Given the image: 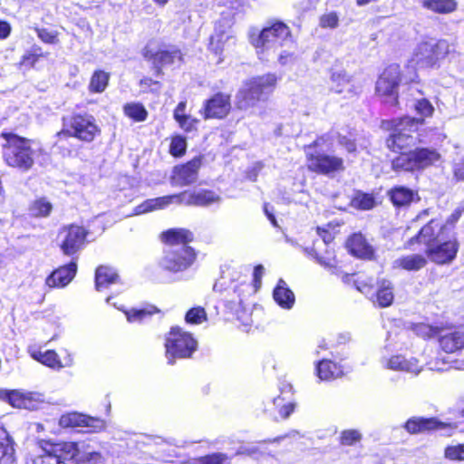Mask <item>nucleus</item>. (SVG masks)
I'll use <instances>...</instances> for the list:
<instances>
[{
    "mask_svg": "<svg viewBox=\"0 0 464 464\" xmlns=\"http://www.w3.org/2000/svg\"><path fill=\"white\" fill-rule=\"evenodd\" d=\"M161 238L168 244L160 262L162 269L178 273L191 266L196 259L194 249L188 246L193 239L192 232L185 228H172L163 232Z\"/></svg>",
    "mask_w": 464,
    "mask_h": 464,
    "instance_id": "1",
    "label": "nucleus"
},
{
    "mask_svg": "<svg viewBox=\"0 0 464 464\" xmlns=\"http://www.w3.org/2000/svg\"><path fill=\"white\" fill-rule=\"evenodd\" d=\"M220 201V197L212 190L198 189L184 191L179 194L160 197L145 200L134 209L135 215L162 209L170 204H185L188 206L206 207Z\"/></svg>",
    "mask_w": 464,
    "mask_h": 464,
    "instance_id": "2",
    "label": "nucleus"
},
{
    "mask_svg": "<svg viewBox=\"0 0 464 464\" xmlns=\"http://www.w3.org/2000/svg\"><path fill=\"white\" fill-rule=\"evenodd\" d=\"M249 41L258 54L276 53L280 48L293 47V37L289 27L282 22H275L262 30L249 32Z\"/></svg>",
    "mask_w": 464,
    "mask_h": 464,
    "instance_id": "3",
    "label": "nucleus"
},
{
    "mask_svg": "<svg viewBox=\"0 0 464 464\" xmlns=\"http://www.w3.org/2000/svg\"><path fill=\"white\" fill-rule=\"evenodd\" d=\"M454 51V44L444 39L422 41L414 48L407 67L415 70L440 66V62Z\"/></svg>",
    "mask_w": 464,
    "mask_h": 464,
    "instance_id": "4",
    "label": "nucleus"
},
{
    "mask_svg": "<svg viewBox=\"0 0 464 464\" xmlns=\"http://www.w3.org/2000/svg\"><path fill=\"white\" fill-rule=\"evenodd\" d=\"M277 82L274 73L252 78L244 83L236 95V104L240 110L254 108L258 102L267 100Z\"/></svg>",
    "mask_w": 464,
    "mask_h": 464,
    "instance_id": "5",
    "label": "nucleus"
},
{
    "mask_svg": "<svg viewBox=\"0 0 464 464\" xmlns=\"http://www.w3.org/2000/svg\"><path fill=\"white\" fill-rule=\"evenodd\" d=\"M422 124V119L409 116L383 121L382 122V128L391 131L386 140L387 147L395 151L414 145L417 141V137L414 134Z\"/></svg>",
    "mask_w": 464,
    "mask_h": 464,
    "instance_id": "6",
    "label": "nucleus"
},
{
    "mask_svg": "<svg viewBox=\"0 0 464 464\" xmlns=\"http://www.w3.org/2000/svg\"><path fill=\"white\" fill-rule=\"evenodd\" d=\"M6 143L4 145V160L12 168L28 171L34 163V142L12 133H3Z\"/></svg>",
    "mask_w": 464,
    "mask_h": 464,
    "instance_id": "7",
    "label": "nucleus"
},
{
    "mask_svg": "<svg viewBox=\"0 0 464 464\" xmlns=\"http://www.w3.org/2000/svg\"><path fill=\"white\" fill-rule=\"evenodd\" d=\"M197 341L193 336L176 326L172 327L166 336V357L169 364H173L176 359L188 358L196 351Z\"/></svg>",
    "mask_w": 464,
    "mask_h": 464,
    "instance_id": "8",
    "label": "nucleus"
},
{
    "mask_svg": "<svg viewBox=\"0 0 464 464\" xmlns=\"http://www.w3.org/2000/svg\"><path fill=\"white\" fill-rule=\"evenodd\" d=\"M440 160L436 150L421 148L409 152H402L392 161L395 171H415L423 169Z\"/></svg>",
    "mask_w": 464,
    "mask_h": 464,
    "instance_id": "9",
    "label": "nucleus"
},
{
    "mask_svg": "<svg viewBox=\"0 0 464 464\" xmlns=\"http://www.w3.org/2000/svg\"><path fill=\"white\" fill-rule=\"evenodd\" d=\"M401 68L393 63L386 67L379 76L375 84V92L381 102L387 106H398V89L401 82Z\"/></svg>",
    "mask_w": 464,
    "mask_h": 464,
    "instance_id": "10",
    "label": "nucleus"
},
{
    "mask_svg": "<svg viewBox=\"0 0 464 464\" xmlns=\"http://www.w3.org/2000/svg\"><path fill=\"white\" fill-rule=\"evenodd\" d=\"M143 57L150 61L158 72L169 66H180L183 57L180 49L176 45L159 44L150 41L142 51Z\"/></svg>",
    "mask_w": 464,
    "mask_h": 464,
    "instance_id": "11",
    "label": "nucleus"
},
{
    "mask_svg": "<svg viewBox=\"0 0 464 464\" xmlns=\"http://www.w3.org/2000/svg\"><path fill=\"white\" fill-rule=\"evenodd\" d=\"M66 127L59 135H68L86 142L92 141L96 135L100 133L94 117L86 113L72 115L69 119Z\"/></svg>",
    "mask_w": 464,
    "mask_h": 464,
    "instance_id": "12",
    "label": "nucleus"
},
{
    "mask_svg": "<svg viewBox=\"0 0 464 464\" xmlns=\"http://www.w3.org/2000/svg\"><path fill=\"white\" fill-rule=\"evenodd\" d=\"M0 400L7 401L13 407L33 411L44 401V395L39 392L1 389Z\"/></svg>",
    "mask_w": 464,
    "mask_h": 464,
    "instance_id": "13",
    "label": "nucleus"
},
{
    "mask_svg": "<svg viewBox=\"0 0 464 464\" xmlns=\"http://www.w3.org/2000/svg\"><path fill=\"white\" fill-rule=\"evenodd\" d=\"M446 238L447 226H442L438 220L431 219L420 228L415 237H412L407 242V246L411 247L415 243H419L429 248L440 240H445Z\"/></svg>",
    "mask_w": 464,
    "mask_h": 464,
    "instance_id": "14",
    "label": "nucleus"
},
{
    "mask_svg": "<svg viewBox=\"0 0 464 464\" xmlns=\"http://www.w3.org/2000/svg\"><path fill=\"white\" fill-rule=\"evenodd\" d=\"M458 248L456 239L447 235L445 240H440L429 248H425V254L432 262L444 265L450 263L456 257Z\"/></svg>",
    "mask_w": 464,
    "mask_h": 464,
    "instance_id": "15",
    "label": "nucleus"
},
{
    "mask_svg": "<svg viewBox=\"0 0 464 464\" xmlns=\"http://www.w3.org/2000/svg\"><path fill=\"white\" fill-rule=\"evenodd\" d=\"M382 364L386 369L407 372L413 376H418L423 370V364L420 363L419 359L405 354H395L389 358H382Z\"/></svg>",
    "mask_w": 464,
    "mask_h": 464,
    "instance_id": "16",
    "label": "nucleus"
},
{
    "mask_svg": "<svg viewBox=\"0 0 464 464\" xmlns=\"http://www.w3.org/2000/svg\"><path fill=\"white\" fill-rule=\"evenodd\" d=\"M85 236V230L79 226H71L63 229L59 235L63 253L67 256L76 254L83 245Z\"/></svg>",
    "mask_w": 464,
    "mask_h": 464,
    "instance_id": "17",
    "label": "nucleus"
},
{
    "mask_svg": "<svg viewBox=\"0 0 464 464\" xmlns=\"http://www.w3.org/2000/svg\"><path fill=\"white\" fill-rule=\"evenodd\" d=\"M63 451L70 454L71 458H74L75 452L78 451L77 444L69 442L52 447L51 450L43 449L42 454L33 459V464H65L66 457L63 456Z\"/></svg>",
    "mask_w": 464,
    "mask_h": 464,
    "instance_id": "18",
    "label": "nucleus"
},
{
    "mask_svg": "<svg viewBox=\"0 0 464 464\" xmlns=\"http://www.w3.org/2000/svg\"><path fill=\"white\" fill-rule=\"evenodd\" d=\"M59 424L63 428L86 427L90 431H100L105 428V421L102 419L92 418L78 412H70L62 415Z\"/></svg>",
    "mask_w": 464,
    "mask_h": 464,
    "instance_id": "19",
    "label": "nucleus"
},
{
    "mask_svg": "<svg viewBox=\"0 0 464 464\" xmlns=\"http://www.w3.org/2000/svg\"><path fill=\"white\" fill-rule=\"evenodd\" d=\"M308 158V168L314 171L329 174L334 171L343 170V160L341 158L324 154L313 155L306 152Z\"/></svg>",
    "mask_w": 464,
    "mask_h": 464,
    "instance_id": "20",
    "label": "nucleus"
},
{
    "mask_svg": "<svg viewBox=\"0 0 464 464\" xmlns=\"http://www.w3.org/2000/svg\"><path fill=\"white\" fill-rule=\"evenodd\" d=\"M201 165V159L196 157L184 165L175 167L171 178L172 184L182 187L196 182Z\"/></svg>",
    "mask_w": 464,
    "mask_h": 464,
    "instance_id": "21",
    "label": "nucleus"
},
{
    "mask_svg": "<svg viewBox=\"0 0 464 464\" xmlns=\"http://www.w3.org/2000/svg\"><path fill=\"white\" fill-rule=\"evenodd\" d=\"M230 109V95L218 92L206 101L203 113L205 119H223L229 113Z\"/></svg>",
    "mask_w": 464,
    "mask_h": 464,
    "instance_id": "22",
    "label": "nucleus"
},
{
    "mask_svg": "<svg viewBox=\"0 0 464 464\" xmlns=\"http://www.w3.org/2000/svg\"><path fill=\"white\" fill-rule=\"evenodd\" d=\"M231 21L222 17L215 24L214 34L209 39V49L217 55H220L225 48V44L232 39L230 33Z\"/></svg>",
    "mask_w": 464,
    "mask_h": 464,
    "instance_id": "23",
    "label": "nucleus"
},
{
    "mask_svg": "<svg viewBox=\"0 0 464 464\" xmlns=\"http://www.w3.org/2000/svg\"><path fill=\"white\" fill-rule=\"evenodd\" d=\"M331 82L332 90L336 93L343 94L346 99L355 97L360 92V88L343 70L333 71L331 74Z\"/></svg>",
    "mask_w": 464,
    "mask_h": 464,
    "instance_id": "24",
    "label": "nucleus"
},
{
    "mask_svg": "<svg viewBox=\"0 0 464 464\" xmlns=\"http://www.w3.org/2000/svg\"><path fill=\"white\" fill-rule=\"evenodd\" d=\"M405 429L410 433H420L424 431H430V430H445L446 432L445 435H450V432L453 428L447 423H443L440 421H438L434 418H420V417H414L410 419L405 423Z\"/></svg>",
    "mask_w": 464,
    "mask_h": 464,
    "instance_id": "25",
    "label": "nucleus"
},
{
    "mask_svg": "<svg viewBox=\"0 0 464 464\" xmlns=\"http://www.w3.org/2000/svg\"><path fill=\"white\" fill-rule=\"evenodd\" d=\"M77 272V264L72 261L66 266H60L49 275L45 280V285L49 288H62L66 286L75 276Z\"/></svg>",
    "mask_w": 464,
    "mask_h": 464,
    "instance_id": "26",
    "label": "nucleus"
},
{
    "mask_svg": "<svg viewBox=\"0 0 464 464\" xmlns=\"http://www.w3.org/2000/svg\"><path fill=\"white\" fill-rule=\"evenodd\" d=\"M408 92L410 95L413 97L412 103L410 107L413 108L416 113L420 116V119L424 121L425 118L431 117L434 112V107L429 100L420 97L422 93L417 86L414 84L410 85Z\"/></svg>",
    "mask_w": 464,
    "mask_h": 464,
    "instance_id": "27",
    "label": "nucleus"
},
{
    "mask_svg": "<svg viewBox=\"0 0 464 464\" xmlns=\"http://www.w3.org/2000/svg\"><path fill=\"white\" fill-rule=\"evenodd\" d=\"M273 297L276 303L284 309H291L295 302L294 293L287 287L283 279H279L274 289Z\"/></svg>",
    "mask_w": 464,
    "mask_h": 464,
    "instance_id": "28",
    "label": "nucleus"
},
{
    "mask_svg": "<svg viewBox=\"0 0 464 464\" xmlns=\"http://www.w3.org/2000/svg\"><path fill=\"white\" fill-rule=\"evenodd\" d=\"M14 441L7 430L0 427V464H14Z\"/></svg>",
    "mask_w": 464,
    "mask_h": 464,
    "instance_id": "29",
    "label": "nucleus"
},
{
    "mask_svg": "<svg viewBox=\"0 0 464 464\" xmlns=\"http://www.w3.org/2000/svg\"><path fill=\"white\" fill-rule=\"evenodd\" d=\"M347 247L350 252L362 258H370L372 256V248L369 246L365 238L361 234H354L347 240Z\"/></svg>",
    "mask_w": 464,
    "mask_h": 464,
    "instance_id": "30",
    "label": "nucleus"
},
{
    "mask_svg": "<svg viewBox=\"0 0 464 464\" xmlns=\"http://www.w3.org/2000/svg\"><path fill=\"white\" fill-rule=\"evenodd\" d=\"M31 355L34 360L53 369L59 370L63 367L71 366L72 364V359L69 357L67 362L63 365L61 362L58 354L53 350H48L44 353L36 351L33 352Z\"/></svg>",
    "mask_w": 464,
    "mask_h": 464,
    "instance_id": "31",
    "label": "nucleus"
},
{
    "mask_svg": "<svg viewBox=\"0 0 464 464\" xmlns=\"http://www.w3.org/2000/svg\"><path fill=\"white\" fill-rule=\"evenodd\" d=\"M428 261L425 256L420 254H411L397 258L394 261V266L401 267L407 271H419L427 265Z\"/></svg>",
    "mask_w": 464,
    "mask_h": 464,
    "instance_id": "32",
    "label": "nucleus"
},
{
    "mask_svg": "<svg viewBox=\"0 0 464 464\" xmlns=\"http://www.w3.org/2000/svg\"><path fill=\"white\" fill-rule=\"evenodd\" d=\"M440 348L448 353H455L464 348V333L453 332L440 337Z\"/></svg>",
    "mask_w": 464,
    "mask_h": 464,
    "instance_id": "33",
    "label": "nucleus"
},
{
    "mask_svg": "<svg viewBox=\"0 0 464 464\" xmlns=\"http://www.w3.org/2000/svg\"><path fill=\"white\" fill-rule=\"evenodd\" d=\"M119 276L116 271L108 266H99L95 273V287L97 291L106 289L110 285L116 284Z\"/></svg>",
    "mask_w": 464,
    "mask_h": 464,
    "instance_id": "34",
    "label": "nucleus"
},
{
    "mask_svg": "<svg viewBox=\"0 0 464 464\" xmlns=\"http://www.w3.org/2000/svg\"><path fill=\"white\" fill-rule=\"evenodd\" d=\"M377 285L376 301L378 305L381 307L390 306L394 298L392 283L383 279L377 282Z\"/></svg>",
    "mask_w": 464,
    "mask_h": 464,
    "instance_id": "35",
    "label": "nucleus"
},
{
    "mask_svg": "<svg viewBox=\"0 0 464 464\" xmlns=\"http://www.w3.org/2000/svg\"><path fill=\"white\" fill-rule=\"evenodd\" d=\"M316 371L318 377L324 381L337 378L342 373L338 365L330 360H322L319 362Z\"/></svg>",
    "mask_w": 464,
    "mask_h": 464,
    "instance_id": "36",
    "label": "nucleus"
},
{
    "mask_svg": "<svg viewBox=\"0 0 464 464\" xmlns=\"http://www.w3.org/2000/svg\"><path fill=\"white\" fill-rule=\"evenodd\" d=\"M110 80V73L102 70L95 71L90 80L89 92L93 93H101L105 91Z\"/></svg>",
    "mask_w": 464,
    "mask_h": 464,
    "instance_id": "37",
    "label": "nucleus"
},
{
    "mask_svg": "<svg viewBox=\"0 0 464 464\" xmlns=\"http://www.w3.org/2000/svg\"><path fill=\"white\" fill-rule=\"evenodd\" d=\"M153 440L154 444L158 446V450L156 451L158 455L157 459L166 462L172 461L171 459L177 456V445L160 438Z\"/></svg>",
    "mask_w": 464,
    "mask_h": 464,
    "instance_id": "38",
    "label": "nucleus"
},
{
    "mask_svg": "<svg viewBox=\"0 0 464 464\" xmlns=\"http://www.w3.org/2000/svg\"><path fill=\"white\" fill-rule=\"evenodd\" d=\"M392 202L398 207L406 206L413 199V191L405 187H397L390 190Z\"/></svg>",
    "mask_w": 464,
    "mask_h": 464,
    "instance_id": "39",
    "label": "nucleus"
},
{
    "mask_svg": "<svg viewBox=\"0 0 464 464\" xmlns=\"http://www.w3.org/2000/svg\"><path fill=\"white\" fill-rule=\"evenodd\" d=\"M422 6L440 14L451 13L456 9L453 0H422Z\"/></svg>",
    "mask_w": 464,
    "mask_h": 464,
    "instance_id": "40",
    "label": "nucleus"
},
{
    "mask_svg": "<svg viewBox=\"0 0 464 464\" xmlns=\"http://www.w3.org/2000/svg\"><path fill=\"white\" fill-rule=\"evenodd\" d=\"M53 208L52 204L46 198H38L34 200L29 208L30 215L40 218L47 217Z\"/></svg>",
    "mask_w": 464,
    "mask_h": 464,
    "instance_id": "41",
    "label": "nucleus"
},
{
    "mask_svg": "<svg viewBox=\"0 0 464 464\" xmlns=\"http://www.w3.org/2000/svg\"><path fill=\"white\" fill-rule=\"evenodd\" d=\"M125 114L136 121H143L148 116L144 106L140 103H128L124 106Z\"/></svg>",
    "mask_w": 464,
    "mask_h": 464,
    "instance_id": "42",
    "label": "nucleus"
},
{
    "mask_svg": "<svg viewBox=\"0 0 464 464\" xmlns=\"http://www.w3.org/2000/svg\"><path fill=\"white\" fill-rule=\"evenodd\" d=\"M376 205L374 197L367 193H357V195L352 199V206L362 209L369 210Z\"/></svg>",
    "mask_w": 464,
    "mask_h": 464,
    "instance_id": "43",
    "label": "nucleus"
},
{
    "mask_svg": "<svg viewBox=\"0 0 464 464\" xmlns=\"http://www.w3.org/2000/svg\"><path fill=\"white\" fill-rule=\"evenodd\" d=\"M157 312H159V310L156 307L150 306L149 308L143 309H131L130 311L125 312V314L129 322L134 323L141 322Z\"/></svg>",
    "mask_w": 464,
    "mask_h": 464,
    "instance_id": "44",
    "label": "nucleus"
},
{
    "mask_svg": "<svg viewBox=\"0 0 464 464\" xmlns=\"http://www.w3.org/2000/svg\"><path fill=\"white\" fill-rule=\"evenodd\" d=\"M277 62L281 66L293 65L296 61L295 46L293 41V47H284L279 49Z\"/></svg>",
    "mask_w": 464,
    "mask_h": 464,
    "instance_id": "45",
    "label": "nucleus"
},
{
    "mask_svg": "<svg viewBox=\"0 0 464 464\" xmlns=\"http://www.w3.org/2000/svg\"><path fill=\"white\" fill-rule=\"evenodd\" d=\"M274 405L279 409V414L283 419H286L294 411L295 404L287 401L285 396H278L273 401Z\"/></svg>",
    "mask_w": 464,
    "mask_h": 464,
    "instance_id": "46",
    "label": "nucleus"
},
{
    "mask_svg": "<svg viewBox=\"0 0 464 464\" xmlns=\"http://www.w3.org/2000/svg\"><path fill=\"white\" fill-rule=\"evenodd\" d=\"M228 457L224 453H215L200 459H194L188 461V464H227Z\"/></svg>",
    "mask_w": 464,
    "mask_h": 464,
    "instance_id": "47",
    "label": "nucleus"
},
{
    "mask_svg": "<svg viewBox=\"0 0 464 464\" xmlns=\"http://www.w3.org/2000/svg\"><path fill=\"white\" fill-rule=\"evenodd\" d=\"M187 141L182 136H174L169 146V152L174 157L182 156L186 152Z\"/></svg>",
    "mask_w": 464,
    "mask_h": 464,
    "instance_id": "48",
    "label": "nucleus"
},
{
    "mask_svg": "<svg viewBox=\"0 0 464 464\" xmlns=\"http://www.w3.org/2000/svg\"><path fill=\"white\" fill-rule=\"evenodd\" d=\"M186 322L188 324H199L207 320V314L202 307H194L186 314Z\"/></svg>",
    "mask_w": 464,
    "mask_h": 464,
    "instance_id": "49",
    "label": "nucleus"
},
{
    "mask_svg": "<svg viewBox=\"0 0 464 464\" xmlns=\"http://www.w3.org/2000/svg\"><path fill=\"white\" fill-rule=\"evenodd\" d=\"M446 459L453 461H464V444L448 446L444 450Z\"/></svg>",
    "mask_w": 464,
    "mask_h": 464,
    "instance_id": "50",
    "label": "nucleus"
},
{
    "mask_svg": "<svg viewBox=\"0 0 464 464\" xmlns=\"http://www.w3.org/2000/svg\"><path fill=\"white\" fill-rule=\"evenodd\" d=\"M362 440V434L358 430H345L341 433L342 445L352 446Z\"/></svg>",
    "mask_w": 464,
    "mask_h": 464,
    "instance_id": "51",
    "label": "nucleus"
},
{
    "mask_svg": "<svg viewBox=\"0 0 464 464\" xmlns=\"http://www.w3.org/2000/svg\"><path fill=\"white\" fill-rule=\"evenodd\" d=\"M354 284L358 291L368 295L372 294L375 283L373 278H366L363 276H359L354 280Z\"/></svg>",
    "mask_w": 464,
    "mask_h": 464,
    "instance_id": "52",
    "label": "nucleus"
},
{
    "mask_svg": "<svg viewBox=\"0 0 464 464\" xmlns=\"http://www.w3.org/2000/svg\"><path fill=\"white\" fill-rule=\"evenodd\" d=\"M311 256L323 266L330 269L333 274L339 275L336 268V260L334 258L324 257L318 255L314 248H311Z\"/></svg>",
    "mask_w": 464,
    "mask_h": 464,
    "instance_id": "53",
    "label": "nucleus"
},
{
    "mask_svg": "<svg viewBox=\"0 0 464 464\" xmlns=\"http://www.w3.org/2000/svg\"><path fill=\"white\" fill-rule=\"evenodd\" d=\"M74 458H76L77 461L86 463V464H103L104 463L103 456L100 452H97V451L83 453L79 458L75 454Z\"/></svg>",
    "mask_w": 464,
    "mask_h": 464,
    "instance_id": "54",
    "label": "nucleus"
},
{
    "mask_svg": "<svg viewBox=\"0 0 464 464\" xmlns=\"http://www.w3.org/2000/svg\"><path fill=\"white\" fill-rule=\"evenodd\" d=\"M339 24V17L335 12H330L320 17V26L323 28H336Z\"/></svg>",
    "mask_w": 464,
    "mask_h": 464,
    "instance_id": "55",
    "label": "nucleus"
},
{
    "mask_svg": "<svg viewBox=\"0 0 464 464\" xmlns=\"http://www.w3.org/2000/svg\"><path fill=\"white\" fill-rule=\"evenodd\" d=\"M414 331L418 335H420L423 338L432 337L438 334L437 328H434V327H432L429 324H419L415 325Z\"/></svg>",
    "mask_w": 464,
    "mask_h": 464,
    "instance_id": "56",
    "label": "nucleus"
},
{
    "mask_svg": "<svg viewBox=\"0 0 464 464\" xmlns=\"http://www.w3.org/2000/svg\"><path fill=\"white\" fill-rule=\"evenodd\" d=\"M464 211L463 207H458L451 215L448 218L446 223L443 226H447V234L452 229L454 225L459 221Z\"/></svg>",
    "mask_w": 464,
    "mask_h": 464,
    "instance_id": "57",
    "label": "nucleus"
},
{
    "mask_svg": "<svg viewBox=\"0 0 464 464\" xmlns=\"http://www.w3.org/2000/svg\"><path fill=\"white\" fill-rule=\"evenodd\" d=\"M38 37L44 43L55 44L57 42V34L47 29H37Z\"/></svg>",
    "mask_w": 464,
    "mask_h": 464,
    "instance_id": "58",
    "label": "nucleus"
},
{
    "mask_svg": "<svg viewBox=\"0 0 464 464\" xmlns=\"http://www.w3.org/2000/svg\"><path fill=\"white\" fill-rule=\"evenodd\" d=\"M179 127L185 131H192L196 129L198 120L191 118L189 115H186L179 121H178Z\"/></svg>",
    "mask_w": 464,
    "mask_h": 464,
    "instance_id": "59",
    "label": "nucleus"
},
{
    "mask_svg": "<svg viewBox=\"0 0 464 464\" xmlns=\"http://www.w3.org/2000/svg\"><path fill=\"white\" fill-rule=\"evenodd\" d=\"M338 142L341 146L344 147L346 150L350 153L354 152L356 150V145L354 143V140L351 138L338 134Z\"/></svg>",
    "mask_w": 464,
    "mask_h": 464,
    "instance_id": "60",
    "label": "nucleus"
},
{
    "mask_svg": "<svg viewBox=\"0 0 464 464\" xmlns=\"http://www.w3.org/2000/svg\"><path fill=\"white\" fill-rule=\"evenodd\" d=\"M40 55L35 53H25L20 62L22 66L33 67L38 61Z\"/></svg>",
    "mask_w": 464,
    "mask_h": 464,
    "instance_id": "61",
    "label": "nucleus"
},
{
    "mask_svg": "<svg viewBox=\"0 0 464 464\" xmlns=\"http://www.w3.org/2000/svg\"><path fill=\"white\" fill-rule=\"evenodd\" d=\"M11 25L6 21H0V40L6 39L11 34Z\"/></svg>",
    "mask_w": 464,
    "mask_h": 464,
    "instance_id": "62",
    "label": "nucleus"
},
{
    "mask_svg": "<svg viewBox=\"0 0 464 464\" xmlns=\"http://www.w3.org/2000/svg\"><path fill=\"white\" fill-rule=\"evenodd\" d=\"M186 109V102H181L178 104L174 111V119L178 121H179L182 118H184L187 114L185 113Z\"/></svg>",
    "mask_w": 464,
    "mask_h": 464,
    "instance_id": "63",
    "label": "nucleus"
},
{
    "mask_svg": "<svg viewBox=\"0 0 464 464\" xmlns=\"http://www.w3.org/2000/svg\"><path fill=\"white\" fill-rule=\"evenodd\" d=\"M317 234L322 237L324 245H328L334 239L333 234L324 228L317 227Z\"/></svg>",
    "mask_w": 464,
    "mask_h": 464,
    "instance_id": "64",
    "label": "nucleus"
}]
</instances>
